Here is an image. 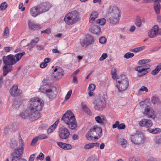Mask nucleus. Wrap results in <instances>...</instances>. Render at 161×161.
<instances>
[{
	"mask_svg": "<svg viewBox=\"0 0 161 161\" xmlns=\"http://www.w3.org/2000/svg\"><path fill=\"white\" fill-rule=\"evenodd\" d=\"M25 54V52L16 54L15 55L10 54L4 56L3 59L5 65L3 67V75L5 76L7 75L12 70L11 66L18 62L21 58Z\"/></svg>",
	"mask_w": 161,
	"mask_h": 161,
	"instance_id": "f257e3e1",
	"label": "nucleus"
},
{
	"mask_svg": "<svg viewBox=\"0 0 161 161\" xmlns=\"http://www.w3.org/2000/svg\"><path fill=\"white\" fill-rule=\"evenodd\" d=\"M65 124L70 129L75 130L77 127V123L73 113L70 110L67 111L61 118Z\"/></svg>",
	"mask_w": 161,
	"mask_h": 161,
	"instance_id": "f03ea898",
	"label": "nucleus"
},
{
	"mask_svg": "<svg viewBox=\"0 0 161 161\" xmlns=\"http://www.w3.org/2000/svg\"><path fill=\"white\" fill-rule=\"evenodd\" d=\"M102 129L100 127L95 125L92 127L86 135L87 139L90 141H96L102 135Z\"/></svg>",
	"mask_w": 161,
	"mask_h": 161,
	"instance_id": "7ed1b4c3",
	"label": "nucleus"
},
{
	"mask_svg": "<svg viewBox=\"0 0 161 161\" xmlns=\"http://www.w3.org/2000/svg\"><path fill=\"white\" fill-rule=\"evenodd\" d=\"M64 19L66 24L68 25H72L80 20V14L76 10L72 11L65 15Z\"/></svg>",
	"mask_w": 161,
	"mask_h": 161,
	"instance_id": "20e7f679",
	"label": "nucleus"
},
{
	"mask_svg": "<svg viewBox=\"0 0 161 161\" xmlns=\"http://www.w3.org/2000/svg\"><path fill=\"white\" fill-rule=\"evenodd\" d=\"M44 106L43 100L38 97H33L29 101V108L35 111H41Z\"/></svg>",
	"mask_w": 161,
	"mask_h": 161,
	"instance_id": "39448f33",
	"label": "nucleus"
},
{
	"mask_svg": "<svg viewBox=\"0 0 161 161\" xmlns=\"http://www.w3.org/2000/svg\"><path fill=\"white\" fill-rule=\"evenodd\" d=\"M130 139L133 143L138 145L144 142L145 136L141 132L137 131L135 134L131 135Z\"/></svg>",
	"mask_w": 161,
	"mask_h": 161,
	"instance_id": "423d86ee",
	"label": "nucleus"
},
{
	"mask_svg": "<svg viewBox=\"0 0 161 161\" xmlns=\"http://www.w3.org/2000/svg\"><path fill=\"white\" fill-rule=\"evenodd\" d=\"M117 82L118 84L116 85V86L118 91L120 92L127 90L129 86V82L127 78L118 80Z\"/></svg>",
	"mask_w": 161,
	"mask_h": 161,
	"instance_id": "0eeeda50",
	"label": "nucleus"
},
{
	"mask_svg": "<svg viewBox=\"0 0 161 161\" xmlns=\"http://www.w3.org/2000/svg\"><path fill=\"white\" fill-rule=\"evenodd\" d=\"M94 108L95 110L102 111L106 106V102L105 100L103 97L97 98L94 102Z\"/></svg>",
	"mask_w": 161,
	"mask_h": 161,
	"instance_id": "6e6552de",
	"label": "nucleus"
},
{
	"mask_svg": "<svg viewBox=\"0 0 161 161\" xmlns=\"http://www.w3.org/2000/svg\"><path fill=\"white\" fill-rule=\"evenodd\" d=\"M94 40L90 35H87L82 40L80 41V45L82 47H87L94 42Z\"/></svg>",
	"mask_w": 161,
	"mask_h": 161,
	"instance_id": "1a4fd4ad",
	"label": "nucleus"
},
{
	"mask_svg": "<svg viewBox=\"0 0 161 161\" xmlns=\"http://www.w3.org/2000/svg\"><path fill=\"white\" fill-rule=\"evenodd\" d=\"M22 149H21V151L19 150H15L14 152L12 153L11 156L12 157V161H27L24 158H21L22 153Z\"/></svg>",
	"mask_w": 161,
	"mask_h": 161,
	"instance_id": "9d476101",
	"label": "nucleus"
},
{
	"mask_svg": "<svg viewBox=\"0 0 161 161\" xmlns=\"http://www.w3.org/2000/svg\"><path fill=\"white\" fill-rule=\"evenodd\" d=\"M41 14L49 10L53 5L49 2H45L37 5Z\"/></svg>",
	"mask_w": 161,
	"mask_h": 161,
	"instance_id": "9b49d317",
	"label": "nucleus"
},
{
	"mask_svg": "<svg viewBox=\"0 0 161 161\" xmlns=\"http://www.w3.org/2000/svg\"><path fill=\"white\" fill-rule=\"evenodd\" d=\"M64 74L63 69L59 67L56 68L52 74V77L54 80H59L64 76Z\"/></svg>",
	"mask_w": 161,
	"mask_h": 161,
	"instance_id": "f8f14e48",
	"label": "nucleus"
},
{
	"mask_svg": "<svg viewBox=\"0 0 161 161\" xmlns=\"http://www.w3.org/2000/svg\"><path fill=\"white\" fill-rule=\"evenodd\" d=\"M58 134L60 139L65 140L69 137L70 132L66 127H62L58 130Z\"/></svg>",
	"mask_w": 161,
	"mask_h": 161,
	"instance_id": "ddd939ff",
	"label": "nucleus"
},
{
	"mask_svg": "<svg viewBox=\"0 0 161 161\" xmlns=\"http://www.w3.org/2000/svg\"><path fill=\"white\" fill-rule=\"evenodd\" d=\"M143 114L148 118L154 119L155 117L153 109L151 107L148 106H146L143 112Z\"/></svg>",
	"mask_w": 161,
	"mask_h": 161,
	"instance_id": "4468645a",
	"label": "nucleus"
},
{
	"mask_svg": "<svg viewBox=\"0 0 161 161\" xmlns=\"http://www.w3.org/2000/svg\"><path fill=\"white\" fill-rule=\"evenodd\" d=\"M9 92L13 97H17L20 95L22 93V90L18 89L17 85L13 86L10 89Z\"/></svg>",
	"mask_w": 161,
	"mask_h": 161,
	"instance_id": "2eb2a0df",
	"label": "nucleus"
},
{
	"mask_svg": "<svg viewBox=\"0 0 161 161\" xmlns=\"http://www.w3.org/2000/svg\"><path fill=\"white\" fill-rule=\"evenodd\" d=\"M153 124V123L151 120L145 119H142L139 122V125L140 126L145 127L147 128H150Z\"/></svg>",
	"mask_w": 161,
	"mask_h": 161,
	"instance_id": "dca6fc26",
	"label": "nucleus"
},
{
	"mask_svg": "<svg viewBox=\"0 0 161 161\" xmlns=\"http://www.w3.org/2000/svg\"><path fill=\"white\" fill-rule=\"evenodd\" d=\"M109 12L110 16H111L116 17L120 18L121 16L120 10L117 7H114L110 8L109 9Z\"/></svg>",
	"mask_w": 161,
	"mask_h": 161,
	"instance_id": "f3484780",
	"label": "nucleus"
},
{
	"mask_svg": "<svg viewBox=\"0 0 161 161\" xmlns=\"http://www.w3.org/2000/svg\"><path fill=\"white\" fill-rule=\"evenodd\" d=\"M158 26L155 25L148 32V35L150 38H153L157 36L158 32Z\"/></svg>",
	"mask_w": 161,
	"mask_h": 161,
	"instance_id": "a211bd4d",
	"label": "nucleus"
},
{
	"mask_svg": "<svg viewBox=\"0 0 161 161\" xmlns=\"http://www.w3.org/2000/svg\"><path fill=\"white\" fill-rule=\"evenodd\" d=\"M39 111H35V110H32L30 109L29 118L33 120H36L40 117V114Z\"/></svg>",
	"mask_w": 161,
	"mask_h": 161,
	"instance_id": "6ab92c4d",
	"label": "nucleus"
},
{
	"mask_svg": "<svg viewBox=\"0 0 161 161\" xmlns=\"http://www.w3.org/2000/svg\"><path fill=\"white\" fill-rule=\"evenodd\" d=\"M30 15L33 17H36L41 14L37 6L31 8L30 10Z\"/></svg>",
	"mask_w": 161,
	"mask_h": 161,
	"instance_id": "aec40b11",
	"label": "nucleus"
},
{
	"mask_svg": "<svg viewBox=\"0 0 161 161\" xmlns=\"http://www.w3.org/2000/svg\"><path fill=\"white\" fill-rule=\"evenodd\" d=\"M119 19V18L111 16L108 20V22L110 25H114L118 23Z\"/></svg>",
	"mask_w": 161,
	"mask_h": 161,
	"instance_id": "412c9836",
	"label": "nucleus"
},
{
	"mask_svg": "<svg viewBox=\"0 0 161 161\" xmlns=\"http://www.w3.org/2000/svg\"><path fill=\"white\" fill-rule=\"evenodd\" d=\"M29 29L31 30H37L41 29L42 27L40 25L35 23L29 21L28 23Z\"/></svg>",
	"mask_w": 161,
	"mask_h": 161,
	"instance_id": "4be33fe9",
	"label": "nucleus"
},
{
	"mask_svg": "<svg viewBox=\"0 0 161 161\" xmlns=\"http://www.w3.org/2000/svg\"><path fill=\"white\" fill-rule=\"evenodd\" d=\"M98 13L97 11L94 10L92 11L89 17L90 23H92L93 21L98 17Z\"/></svg>",
	"mask_w": 161,
	"mask_h": 161,
	"instance_id": "5701e85b",
	"label": "nucleus"
},
{
	"mask_svg": "<svg viewBox=\"0 0 161 161\" xmlns=\"http://www.w3.org/2000/svg\"><path fill=\"white\" fill-rule=\"evenodd\" d=\"M58 120H57L53 125L50 126L47 130V134H50L55 130L58 124Z\"/></svg>",
	"mask_w": 161,
	"mask_h": 161,
	"instance_id": "b1692460",
	"label": "nucleus"
},
{
	"mask_svg": "<svg viewBox=\"0 0 161 161\" xmlns=\"http://www.w3.org/2000/svg\"><path fill=\"white\" fill-rule=\"evenodd\" d=\"M118 142L122 147L124 148H126L128 145V141L123 138L119 139L118 141Z\"/></svg>",
	"mask_w": 161,
	"mask_h": 161,
	"instance_id": "393cba45",
	"label": "nucleus"
},
{
	"mask_svg": "<svg viewBox=\"0 0 161 161\" xmlns=\"http://www.w3.org/2000/svg\"><path fill=\"white\" fill-rule=\"evenodd\" d=\"M91 30V32L97 35L100 34L101 32L100 28L97 25H94L92 26Z\"/></svg>",
	"mask_w": 161,
	"mask_h": 161,
	"instance_id": "a878e982",
	"label": "nucleus"
},
{
	"mask_svg": "<svg viewBox=\"0 0 161 161\" xmlns=\"http://www.w3.org/2000/svg\"><path fill=\"white\" fill-rule=\"evenodd\" d=\"M46 95L50 99H52L55 96L54 92L51 89L46 91Z\"/></svg>",
	"mask_w": 161,
	"mask_h": 161,
	"instance_id": "bb28decb",
	"label": "nucleus"
},
{
	"mask_svg": "<svg viewBox=\"0 0 161 161\" xmlns=\"http://www.w3.org/2000/svg\"><path fill=\"white\" fill-rule=\"evenodd\" d=\"M40 41V38L38 37H35V38L31 40V43L27 45V46L32 47H34Z\"/></svg>",
	"mask_w": 161,
	"mask_h": 161,
	"instance_id": "cd10ccee",
	"label": "nucleus"
},
{
	"mask_svg": "<svg viewBox=\"0 0 161 161\" xmlns=\"http://www.w3.org/2000/svg\"><path fill=\"white\" fill-rule=\"evenodd\" d=\"M30 115V109L25 111L24 112H22L19 114V116L21 117L25 118L27 117L29 118Z\"/></svg>",
	"mask_w": 161,
	"mask_h": 161,
	"instance_id": "c85d7f7f",
	"label": "nucleus"
},
{
	"mask_svg": "<svg viewBox=\"0 0 161 161\" xmlns=\"http://www.w3.org/2000/svg\"><path fill=\"white\" fill-rule=\"evenodd\" d=\"M82 108L83 110L88 114L90 115H92V112L86 105L82 104Z\"/></svg>",
	"mask_w": 161,
	"mask_h": 161,
	"instance_id": "c756f323",
	"label": "nucleus"
},
{
	"mask_svg": "<svg viewBox=\"0 0 161 161\" xmlns=\"http://www.w3.org/2000/svg\"><path fill=\"white\" fill-rule=\"evenodd\" d=\"M95 120L98 123L102 125H103L104 121L105 120L104 116H101V117L97 116L95 118Z\"/></svg>",
	"mask_w": 161,
	"mask_h": 161,
	"instance_id": "7c9ffc66",
	"label": "nucleus"
},
{
	"mask_svg": "<svg viewBox=\"0 0 161 161\" xmlns=\"http://www.w3.org/2000/svg\"><path fill=\"white\" fill-rule=\"evenodd\" d=\"M154 9L157 14L159 13L160 9V4L157 1H155L154 3Z\"/></svg>",
	"mask_w": 161,
	"mask_h": 161,
	"instance_id": "2f4dec72",
	"label": "nucleus"
},
{
	"mask_svg": "<svg viewBox=\"0 0 161 161\" xmlns=\"http://www.w3.org/2000/svg\"><path fill=\"white\" fill-rule=\"evenodd\" d=\"M19 145L20 147H19L18 148L16 149L15 150H19L21 151V149H22V153L24 149V142L23 139L21 138L20 136L19 137Z\"/></svg>",
	"mask_w": 161,
	"mask_h": 161,
	"instance_id": "473e14b6",
	"label": "nucleus"
},
{
	"mask_svg": "<svg viewBox=\"0 0 161 161\" xmlns=\"http://www.w3.org/2000/svg\"><path fill=\"white\" fill-rule=\"evenodd\" d=\"M151 100L152 103L154 105H157L160 103L159 99L157 97L153 96L151 98Z\"/></svg>",
	"mask_w": 161,
	"mask_h": 161,
	"instance_id": "72a5a7b5",
	"label": "nucleus"
},
{
	"mask_svg": "<svg viewBox=\"0 0 161 161\" xmlns=\"http://www.w3.org/2000/svg\"><path fill=\"white\" fill-rule=\"evenodd\" d=\"M106 22V20L104 18L98 19L96 21V23L101 25H104Z\"/></svg>",
	"mask_w": 161,
	"mask_h": 161,
	"instance_id": "f704fd0d",
	"label": "nucleus"
},
{
	"mask_svg": "<svg viewBox=\"0 0 161 161\" xmlns=\"http://www.w3.org/2000/svg\"><path fill=\"white\" fill-rule=\"evenodd\" d=\"M149 132L153 134H157L161 132V129L159 128H156L154 129L149 130Z\"/></svg>",
	"mask_w": 161,
	"mask_h": 161,
	"instance_id": "c9c22d12",
	"label": "nucleus"
},
{
	"mask_svg": "<svg viewBox=\"0 0 161 161\" xmlns=\"http://www.w3.org/2000/svg\"><path fill=\"white\" fill-rule=\"evenodd\" d=\"M9 143L10 147L12 149L14 148L17 146V142L15 140H11Z\"/></svg>",
	"mask_w": 161,
	"mask_h": 161,
	"instance_id": "e433bc0d",
	"label": "nucleus"
},
{
	"mask_svg": "<svg viewBox=\"0 0 161 161\" xmlns=\"http://www.w3.org/2000/svg\"><path fill=\"white\" fill-rule=\"evenodd\" d=\"M116 69H114L111 70V75L112 77L114 80H115L117 78Z\"/></svg>",
	"mask_w": 161,
	"mask_h": 161,
	"instance_id": "4c0bfd02",
	"label": "nucleus"
},
{
	"mask_svg": "<svg viewBox=\"0 0 161 161\" xmlns=\"http://www.w3.org/2000/svg\"><path fill=\"white\" fill-rule=\"evenodd\" d=\"M7 3L5 2H3L0 6V10H4L7 8Z\"/></svg>",
	"mask_w": 161,
	"mask_h": 161,
	"instance_id": "58836bf2",
	"label": "nucleus"
},
{
	"mask_svg": "<svg viewBox=\"0 0 161 161\" xmlns=\"http://www.w3.org/2000/svg\"><path fill=\"white\" fill-rule=\"evenodd\" d=\"M134 54L133 53L130 52L126 53L124 55V57L128 59L133 57Z\"/></svg>",
	"mask_w": 161,
	"mask_h": 161,
	"instance_id": "ea45409f",
	"label": "nucleus"
},
{
	"mask_svg": "<svg viewBox=\"0 0 161 161\" xmlns=\"http://www.w3.org/2000/svg\"><path fill=\"white\" fill-rule=\"evenodd\" d=\"M151 61L150 59H144L140 60L139 62V63L140 64H142L148 63Z\"/></svg>",
	"mask_w": 161,
	"mask_h": 161,
	"instance_id": "a19ab883",
	"label": "nucleus"
},
{
	"mask_svg": "<svg viewBox=\"0 0 161 161\" xmlns=\"http://www.w3.org/2000/svg\"><path fill=\"white\" fill-rule=\"evenodd\" d=\"M37 137L38 139L41 140L45 139L47 138V136L44 134L40 135Z\"/></svg>",
	"mask_w": 161,
	"mask_h": 161,
	"instance_id": "79ce46f5",
	"label": "nucleus"
},
{
	"mask_svg": "<svg viewBox=\"0 0 161 161\" xmlns=\"http://www.w3.org/2000/svg\"><path fill=\"white\" fill-rule=\"evenodd\" d=\"M51 33V29L50 28H48L45 30L42 31H41V33L42 34L44 33L45 34H47L48 35H49Z\"/></svg>",
	"mask_w": 161,
	"mask_h": 161,
	"instance_id": "37998d69",
	"label": "nucleus"
},
{
	"mask_svg": "<svg viewBox=\"0 0 161 161\" xmlns=\"http://www.w3.org/2000/svg\"><path fill=\"white\" fill-rule=\"evenodd\" d=\"M108 55L106 53H103L101 56L99 60L100 61H102L107 57Z\"/></svg>",
	"mask_w": 161,
	"mask_h": 161,
	"instance_id": "c03bdc74",
	"label": "nucleus"
},
{
	"mask_svg": "<svg viewBox=\"0 0 161 161\" xmlns=\"http://www.w3.org/2000/svg\"><path fill=\"white\" fill-rule=\"evenodd\" d=\"M72 148V146L70 144L65 143L63 149L65 150H69L71 149Z\"/></svg>",
	"mask_w": 161,
	"mask_h": 161,
	"instance_id": "a18cd8bd",
	"label": "nucleus"
},
{
	"mask_svg": "<svg viewBox=\"0 0 161 161\" xmlns=\"http://www.w3.org/2000/svg\"><path fill=\"white\" fill-rule=\"evenodd\" d=\"M84 148L86 149H89L93 147L92 143H91L86 144Z\"/></svg>",
	"mask_w": 161,
	"mask_h": 161,
	"instance_id": "49530a36",
	"label": "nucleus"
},
{
	"mask_svg": "<svg viewBox=\"0 0 161 161\" xmlns=\"http://www.w3.org/2000/svg\"><path fill=\"white\" fill-rule=\"evenodd\" d=\"M72 93V90H69L65 97V99L67 100L69 98Z\"/></svg>",
	"mask_w": 161,
	"mask_h": 161,
	"instance_id": "de8ad7c7",
	"label": "nucleus"
},
{
	"mask_svg": "<svg viewBox=\"0 0 161 161\" xmlns=\"http://www.w3.org/2000/svg\"><path fill=\"white\" fill-rule=\"evenodd\" d=\"M9 32L8 27H5L3 33V36H7L9 35Z\"/></svg>",
	"mask_w": 161,
	"mask_h": 161,
	"instance_id": "09e8293b",
	"label": "nucleus"
},
{
	"mask_svg": "<svg viewBox=\"0 0 161 161\" xmlns=\"http://www.w3.org/2000/svg\"><path fill=\"white\" fill-rule=\"evenodd\" d=\"M144 69V68L142 66L138 67L136 68V70L139 72V75H140V73H142V72Z\"/></svg>",
	"mask_w": 161,
	"mask_h": 161,
	"instance_id": "8fccbe9b",
	"label": "nucleus"
},
{
	"mask_svg": "<svg viewBox=\"0 0 161 161\" xmlns=\"http://www.w3.org/2000/svg\"><path fill=\"white\" fill-rule=\"evenodd\" d=\"M135 24L137 26L139 27H140L142 25V21L141 19L139 18L137 19Z\"/></svg>",
	"mask_w": 161,
	"mask_h": 161,
	"instance_id": "3c124183",
	"label": "nucleus"
},
{
	"mask_svg": "<svg viewBox=\"0 0 161 161\" xmlns=\"http://www.w3.org/2000/svg\"><path fill=\"white\" fill-rule=\"evenodd\" d=\"M125 128V125L123 123H121L120 124H119L118 127V129L119 130L123 129Z\"/></svg>",
	"mask_w": 161,
	"mask_h": 161,
	"instance_id": "603ef678",
	"label": "nucleus"
},
{
	"mask_svg": "<svg viewBox=\"0 0 161 161\" xmlns=\"http://www.w3.org/2000/svg\"><path fill=\"white\" fill-rule=\"evenodd\" d=\"M44 155L42 153H40L39 155L37 157L36 159H39L41 160H42L44 158Z\"/></svg>",
	"mask_w": 161,
	"mask_h": 161,
	"instance_id": "864d4df0",
	"label": "nucleus"
},
{
	"mask_svg": "<svg viewBox=\"0 0 161 161\" xmlns=\"http://www.w3.org/2000/svg\"><path fill=\"white\" fill-rule=\"evenodd\" d=\"M106 42V39L104 37H101L99 38V42L102 44Z\"/></svg>",
	"mask_w": 161,
	"mask_h": 161,
	"instance_id": "5fc2aeb1",
	"label": "nucleus"
},
{
	"mask_svg": "<svg viewBox=\"0 0 161 161\" xmlns=\"http://www.w3.org/2000/svg\"><path fill=\"white\" fill-rule=\"evenodd\" d=\"M88 89L90 91H93L95 89V85L93 84H90L89 86Z\"/></svg>",
	"mask_w": 161,
	"mask_h": 161,
	"instance_id": "6e6d98bb",
	"label": "nucleus"
},
{
	"mask_svg": "<svg viewBox=\"0 0 161 161\" xmlns=\"http://www.w3.org/2000/svg\"><path fill=\"white\" fill-rule=\"evenodd\" d=\"M143 68L145 70H147V71H150V65L149 64H147L144 66H143Z\"/></svg>",
	"mask_w": 161,
	"mask_h": 161,
	"instance_id": "4d7b16f0",
	"label": "nucleus"
},
{
	"mask_svg": "<svg viewBox=\"0 0 161 161\" xmlns=\"http://www.w3.org/2000/svg\"><path fill=\"white\" fill-rule=\"evenodd\" d=\"M155 142L158 144L161 143V136H158L156 137Z\"/></svg>",
	"mask_w": 161,
	"mask_h": 161,
	"instance_id": "13d9d810",
	"label": "nucleus"
},
{
	"mask_svg": "<svg viewBox=\"0 0 161 161\" xmlns=\"http://www.w3.org/2000/svg\"><path fill=\"white\" fill-rule=\"evenodd\" d=\"M139 91L142 92L145 91L146 92H147L148 91V90L147 88L144 86H142L141 87V88L139 89Z\"/></svg>",
	"mask_w": 161,
	"mask_h": 161,
	"instance_id": "bf43d9fd",
	"label": "nucleus"
},
{
	"mask_svg": "<svg viewBox=\"0 0 161 161\" xmlns=\"http://www.w3.org/2000/svg\"><path fill=\"white\" fill-rule=\"evenodd\" d=\"M38 140L39 139L37 136L33 139L31 142V145H34L37 142Z\"/></svg>",
	"mask_w": 161,
	"mask_h": 161,
	"instance_id": "052dcab7",
	"label": "nucleus"
},
{
	"mask_svg": "<svg viewBox=\"0 0 161 161\" xmlns=\"http://www.w3.org/2000/svg\"><path fill=\"white\" fill-rule=\"evenodd\" d=\"M86 161H97V160L95 157H90L87 159Z\"/></svg>",
	"mask_w": 161,
	"mask_h": 161,
	"instance_id": "680f3d73",
	"label": "nucleus"
},
{
	"mask_svg": "<svg viewBox=\"0 0 161 161\" xmlns=\"http://www.w3.org/2000/svg\"><path fill=\"white\" fill-rule=\"evenodd\" d=\"M58 145L61 148L63 149L64 148V145L65 143L62 142H58L57 143Z\"/></svg>",
	"mask_w": 161,
	"mask_h": 161,
	"instance_id": "e2e57ef3",
	"label": "nucleus"
},
{
	"mask_svg": "<svg viewBox=\"0 0 161 161\" xmlns=\"http://www.w3.org/2000/svg\"><path fill=\"white\" fill-rule=\"evenodd\" d=\"M149 71H147V70H145L144 69L142 72V73H140V75L139 76H142L146 74Z\"/></svg>",
	"mask_w": 161,
	"mask_h": 161,
	"instance_id": "0e129e2a",
	"label": "nucleus"
},
{
	"mask_svg": "<svg viewBox=\"0 0 161 161\" xmlns=\"http://www.w3.org/2000/svg\"><path fill=\"white\" fill-rule=\"evenodd\" d=\"M12 49V47H5L4 48L5 51L6 52H9Z\"/></svg>",
	"mask_w": 161,
	"mask_h": 161,
	"instance_id": "69168bd1",
	"label": "nucleus"
},
{
	"mask_svg": "<svg viewBox=\"0 0 161 161\" xmlns=\"http://www.w3.org/2000/svg\"><path fill=\"white\" fill-rule=\"evenodd\" d=\"M119 124V122L118 121H116L115 123L113 125V128H115L116 127L118 128V126Z\"/></svg>",
	"mask_w": 161,
	"mask_h": 161,
	"instance_id": "338daca9",
	"label": "nucleus"
},
{
	"mask_svg": "<svg viewBox=\"0 0 161 161\" xmlns=\"http://www.w3.org/2000/svg\"><path fill=\"white\" fill-rule=\"evenodd\" d=\"M159 72L158 70V69H155L152 71L151 74L153 75H157Z\"/></svg>",
	"mask_w": 161,
	"mask_h": 161,
	"instance_id": "774afa93",
	"label": "nucleus"
}]
</instances>
